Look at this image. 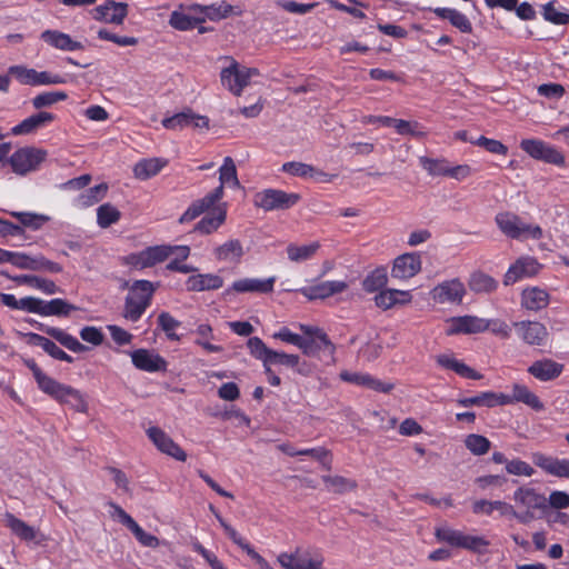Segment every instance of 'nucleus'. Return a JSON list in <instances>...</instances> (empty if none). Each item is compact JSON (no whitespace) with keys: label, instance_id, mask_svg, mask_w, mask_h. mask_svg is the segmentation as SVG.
<instances>
[{"label":"nucleus","instance_id":"62","mask_svg":"<svg viewBox=\"0 0 569 569\" xmlns=\"http://www.w3.org/2000/svg\"><path fill=\"white\" fill-rule=\"evenodd\" d=\"M556 1H549L543 6L542 16L545 20L553 23V24H567L569 23V14L566 12H559L555 8Z\"/></svg>","mask_w":569,"mask_h":569},{"label":"nucleus","instance_id":"34","mask_svg":"<svg viewBox=\"0 0 569 569\" xmlns=\"http://www.w3.org/2000/svg\"><path fill=\"white\" fill-rule=\"evenodd\" d=\"M548 303L549 295L542 289L533 287L522 291L521 305L528 310L538 311L546 308Z\"/></svg>","mask_w":569,"mask_h":569},{"label":"nucleus","instance_id":"58","mask_svg":"<svg viewBox=\"0 0 569 569\" xmlns=\"http://www.w3.org/2000/svg\"><path fill=\"white\" fill-rule=\"evenodd\" d=\"M31 271H47L50 273H60L62 271V266L47 259L42 254H38L31 258V263L29 267Z\"/></svg>","mask_w":569,"mask_h":569},{"label":"nucleus","instance_id":"44","mask_svg":"<svg viewBox=\"0 0 569 569\" xmlns=\"http://www.w3.org/2000/svg\"><path fill=\"white\" fill-rule=\"evenodd\" d=\"M498 287V282L491 276L478 271L471 274L469 288L476 293H490Z\"/></svg>","mask_w":569,"mask_h":569},{"label":"nucleus","instance_id":"17","mask_svg":"<svg viewBox=\"0 0 569 569\" xmlns=\"http://www.w3.org/2000/svg\"><path fill=\"white\" fill-rule=\"evenodd\" d=\"M465 293V286L459 279L443 281L431 291L432 299L439 303H460Z\"/></svg>","mask_w":569,"mask_h":569},{"label":"nucleus","instance_id":"19","mask_svg":"<svg viewBox=\"0 0 569 569\" xmlns=\"http://www.w3.org/2000/svg\"><path fill=\"white\" fill-rule=\"evenodd\" d=\"M206 212L207 214L197 222L193 230L201 234H211L226 222L227 203L214 204Z\"/></svg>","mask_w":569,"mask_h":569},{"label":"nucleus","instance_id":"26","mask_svg":"<svg viewBox=\"0 0 569 569\" xmlns=\"http://www.w3.org/2000/svg\"><path fill=\"white\" fill-rule=\"evenodd\" d=\"M563 370V366L551 359L535 361L528 372L540 381H550L558 378Z\"/></svg>","mask_w":569,"mask_h":569},{"label":"nucleus","instance_id":"51","mask_svg":"<svg viewBox=\"0 0 569 569\" xmlns=\"http://www.w3.org/2000/svg\"><path fill=\"white\" fill-rule=\"evenodd\" d=\"M120 211L110 203H103L97 209V222L101 228H108L120 220Z\"/></svg>","mask_w":569,"mask_h":569},{"label":"nucleus","instance_id":"39","mask_svg":"<svg viewBox=\"0 0 569 569\" xmlns=\"http://www.w3.org/2000/svg\"><path fill=\"white\" fill-rule=\"evenodd\" d=\"M77 309L78 308L76 306L60 298H56L50 301L41 300L40 316L67 317L71 311Z\"/></svg>","mask_w":569,"mask_h":569},{"label":"nucleus","instance_id":"10","mask_svg":"<svg viewBox=\"0 0 569 569\" xmlns=\"http://www.w3.org/2000/svg\"><path fill=\"white\" fill-rule=\"evenodd\" d=\"M520 148L536 160L556 166H565L563 154L553 146L538 139H523Z\"/></svg>","mask_w":569,"mask_h":569},{"label":"nucleus","instance_id":"29","mask_svg":"<svg viewBox=\"0 0 569 569\" xmlns=\"http://www.w3.org/2000/svg\"><path fill=\"white\" fill-rule=\"evenodd\" d=\"M345 281H323L321 283L308 287L303 290L305 296L309 299H325L332 295L340 293L347 289Z\"/></svg>","mask_w":569,"mask_h":569},{"label":"nucleus","instance_id":"33","mask_svg":"<svg viewBox=\"0 0 569 569\" xmlns=\"http://www.w3.org/2000/svg\"><path fill=\"white\" fill-rule=\"evenodd\" d=\"M433 12L437 17L448 20L451 26L457 28L460 32H472V24L468 17L462 12L451 8H436L433 9Z\"/></svg>","mask_w":569,"mask_h":569},{"label":"nucleus","instance_id":"11","mask_svg":"<svg viewBox=\"0 0 569 569\" xmlns=\"http://www.w3.org/2000/svg\"><path fill=\"white\" fill-rule=\"evenodd\" d=\"M540 269L541 264L536 258L529 256L520 257L507 270L503 278V284L511 286L525 278L535 277L539 273Z\"/></svg>","mask_w":569,"mask_h":569},{"label":"nucleus","instance_id":"53","mask_svg":"<svg viewBox=\"0 0 569 569\" xmlns=\"http://www.w3.org/2000/svg\"><path fill=\"white\" fill-rule=\"evenodd\" d=\"M9 74L14 77L21 84L24 86H37L38 71L26 66H11L8 69Z\"/></svg>","mask_w":569,"mask_h":569},{"label":"nucleus","instance_id":"4","mask_svg":"<svg viewBox=\"0 0 569 569\" xmlns=\"http://www.w3.org/2000/svg\"><path fill=\"white\" fill-rule=\"evenodd\" d=\"M496 223L503 234L511 239L531 238L539 240L543 232L539 226L525 223L521 218L511 212H500L496 216Z\"/></svg>","mask_w":569,"mask_h":569},{"label":"nucleus","instance_id":"7","mask_svg":"<svg viewBox=\"0 0 569 569\" xmlns=\"http://www.w3.org/2000/svg\"><path fill=\"white\" fill-rule=\"evenodd\" d=\"M258 74V69L240 67L237 61L232 60L229 67L221 70L220 79L224 88L234 96H240L242 89L249 84L250 79Z\"/></svg>","mask_w":569,"mask_h":569},{"label":"nucleus","instance_id":"38","mask_svg":"<svg viewBox=\"0 0 569 569\" xmlns=\"http://www.w3.org/2000/svg\"><path fill=\"white\" fill-rule=\"evenodd\" d=\"M6 526L16 535L18 538L24 541H32L37 537V531L33 527L29 526L14 515L7 512L4 515Z\"/></svg>","mask_w":569,"mask_h":569},{"label":"nucleus","instance_id":"42","mask_svg":"<svg viewBox=\"0 0 569 569\" xmlns=\"http://www.w3.org/2000/svg\"><path fill=\"white\" fill-rule=\"evenodd\" d=\"M243 256V248L238 239H232L214 249V257L220 261H239Z\"/></svg>","mask_w":569,"mask_h":569},{"label":"nucleus","instance_id":"40","mask_svg":"<svg viewBox=\"0 0 569 569\" xmlns=\"http://www.w3.org/2000/svg\"><path fill=\"white\" fill-rule=\"evenodd\" d=\"M455 332L478 333L488 330L489 321L475 317L463 316L456 319Z\"/></svg>","mask_w":569,"mask_h":569},{"label":"nucleus","instance_id":"50","mask_svg":"<svg viewBox=\"0 0 569 569\" xmlns=\"http://www.w3.org/2000/svg\"><path fill=\"white\" fill-rule=\"evenodd\" d=\"M463 442L466 448L475 456H483L491 448L490 440L482 435L470 433L465 438Z\"/></svg>","mask_w":569,"mask_h":569},{"label":"nucleus","instance_id":"14","mask_svg":"<svg viewBox=\"0 0 569 569\" xmlns=\"http://www.w3.org/2000/svg\"><path fill=\"white\" fill-rule=\"evenodd\" d=\"M421 257L419 253H403L393 260L391 278L408 280L421 270Z\"/></svg>","mask_w":569,"mask_h":569},{"label":"nucleus","instance_id":"21","mask_svg":"<svg viewBox=\"0 0 569 569\" xmlns=\"http://www.w3.org/2000/svg\"><path fill=\"white\" fill-rule=\"evenodd\" d=\"M532 461L548 475L569 479V459H558L541 452H535Z\"/></svg>","mask_w":569,"mask_h":569},{"label":"nucleus","instance_id":"9","mask_svg":"<svg viewBox=\"0 0 569 569\" xmlns=\"http://www.w3.org/2000/svg\"><path fill=\"white\" fill-rule=\"evenodd\" d=\"M299 193H288L278 189H266L256 196V204L266 211L284 210L293 207L300 200Z\"/></svg>","mask_w":569,"mask_h":569},{"label":"nucleus","instance_id":"20","mask_svg":"<svg viewBox=\"0 0 569 569\" xmlns=\"http://www.w3.org/2000/svg\"><path fill=\"white\" fill-rule=\"evenodd\" d=\"M36 381H37L39 389L42 392L49 395L50 397H52L53 399H56L58 401H62V400L67 399L68 397H74L79 400L77 389H74L70 386L60 383L59 381L47 376L46 373L40 376Z\"/></svg>","mask_w":569,"mask_h":569},{"label":"nucleus","instance_id":"48","mask_svg":"<svg viewBox=\"0 0 569 569\" xmlns=\"http://www.w3.org/2000/svg\"><path fill=\"white\" fill-rule=\"evenodd\" d=\"M202 22L203 18L192 17L179 11H173L169 19L170 26L180 31L194 29Z\"/></svg>","mask_w":569,"mask_h":569},{"label":"nucleus","instance_id":"60","mask_svg":"<svg viewBox=\"0 0 569 569\" xmlns=\"http://www.w3.org/2000/svg\"><path fill=\"white\" fill-rule=\"evenodd\" d=\"M108 186L106 183L97 184L89 188L86 193H82L79 198L82 206L89 207L99 202L107 193Z\"/></svg>","mask_w":569,"mask_h":569},{"label":"nucleus","instance_id":"52","mask_svg":"<svg viewBox=\"0 0 569 569\" xmlns=\"http://www.w3.org/2000/svg\"><path fill=\"white\" fill-rule=\"evenodd\" d=\"M247 347L252 357L262 361L263 366L270 365V355L273 349H270L259 337H251L247 342Z\"/></svg>","mask_w":569,"mask_h":569},{"label":"nucleus","instance_id":"57","mask_svg":"<svg viewBox=\"0 0 569 569\" xmlns=\"http://www.w3.org/2000/svg\"><path fill=\"white\" fill-rule=\"evenodd\" d=\"M158 326L166 333L169 340L178 341L180 337L174 330L180 326V321L174 319L169 312L162 311L158 316Z\"/></svg>","mask_w":569,"mask_h":569},{"label":"nucleus","instance_id":"15","mask_svg":"<svg viewBox=\"0 0 569 569\" xmlns=\"http://www.w3.org/2000/svg\"><path fill=\"white\" fill-rule=\"evenodd\" d=\"M133 366L147 372H166L168 362L163 357L148 349H137L130 353Z\"/></svg>","mask_w":569,"mask_h":569},{"label":"nucleus","instance_id":"30","mask_svg":"<svg viewBox=\"0 0 569 569\" xmlns=\"http://www.w3.org/2000/svg\"><path fill=\"white\" fill-rule=\"evenodd\" d=\"M223 284V279L218 274L204 273L190 276L187 281L188 291L217 290Z\"/></svg>","mask_w":569,"mask_h":569},{"label":"nucleus","instance_id":"37","mask_svg":"<svg viewBox=\"0 0 569 569\" xmlns=\"http://www.w3.org/2000/svg\"><path fill=\"white\" fill-rule=\"evenodd\" d=\"M167 164V160L161 158L142 159L133 167V173L137 179L147 180L158 174Z\"/></svg>","mask_w":569,"mask_h":569},{"label":"nucleus","instance_id":"3","mask_svg":"<svg viewBox=\"0 0 569 569\" xmlns=\"http://www.w3.org/2000/svg\"><path fill=\"white\" fill-rule=\"evenodd\" d=\"M300 329L307 346L302 347L301 351L306 356L325 358L328 362L335 361L336 346L322 329L307 325H300Z\"/></svg>","mask_w":569,"mask_h":569},{"label":"nucleus","instance_id":"24","mask_svg":"<svg viewBox=\"0 0 569 569\" xmlns=\"http://www.w3.org/2000/svg\"><path fill=\"white\" fill-rule=\"evenodd\" d=\"M40 39L50 47L62 51H74L83 49V44L80 41L73 40L69 34L59 30H44L40 34Z\"/></svg>","mask_w":569,"mask_h":569},{"label":"nucleus","instance_id":"12","mask_svg":"<svg viewBox=\"0 0 569 569\" xmlns=\"http://www.w3.org/2000/svg\"><path fill=\"white\" fill-rule=\"evenodd\" d=\"M128 3L107 0L104 3L96 7L92 11V18L97 21L112 24H122L128 16Z\"/></svg>","mask_w":569,"mask_h":569},{"label":"nucleus","instance_id":"8","mask_svg":"<svg viewBox=\"0 0 569 569\" xmlns=\"http://www.w3.org/2000/svg\"><path fill=\"white\" fill-rule=\"evenodd\" d=\"M47 151L33 147H24L18 149L10 158L9 163L12 171L17 174L24 176L39 168L44 161Z\"/></svg>","mask_w":569,"mask_h":569},{"label":"nucleus","instance_id":"54","mask_svg":"<svg viewBox=\"0 0 569 569\" xmlns=\"http://www.w3.org/2000/svg\"><path fill=\"white\" fill-rule=\"evenodd\" d=\"M68 99V94L64 91H49L42 92L32 99V106L36 109H42L51 107L60 101Z\"/></svg>","mask_w":569,"mask_h":569},{"label":"nucleus","instance_id":"6","mask_svg":"<svg viewBox=\"0 0 569 569\" xmlns=\"http://www.w3.org/2000/svg\"><path fill=\"white\" fill-rule=\"evenodd\" d=\"M436 537L455 548H462L475 553H483L489 541L483 537L470 536L451 528H437Z\"/></svg>","mask_w":569,"mask_h":569},{"label":"nucleus","instance_id":"28","mask_svg":"<svg viewBox=\"0 0 569 569\" xmlns=\"http://www.w3.org/2000/svg\"><path fill=\"white\" fill-rule=\"evenodd\" d=\"M27 342L32 346L41 347L50 357L57 360L73 362V358L59 348L52 340L41 335L29 332L26 333Z\"/></svg>","mask_w":569,"mask_h":569},{"label":"nucleus","instance_id":"18","mask_svg":"<svg viewBox=\"0 0 569 569\" xmlns=\"http://www.w3.org/2000/svg\"><path fill=\"white\" fill-rule=\"evenodd\" d=\"M27 321L31 326H34L39 330L46 332L48 336L57 340L64 348L72 352H84L89 349L87 346L82 345L77 338H74L73 336L69 335L68 332L63 331L60 328L47 327L34 319H28Z\"/></svg>","mask_w":569,"mask_h":569},{"label":"nucleus","instance_id":"2","mask_svg":"<svg viewBox=\"0 0 569 569\" xmlns=\"http://www.w3.org/2000/svg\"><path fill=\"white\" fill-rule=\"evenodd\" d=\"M157 286L149 280H136L124 300L123 317L137 322L151 305Z\"/></svg>","mask_w":569,"mask_h":569},{"label":"nucleus","instance_id":"23","mask_svg":"<svg viewBox=\"0 0 569 569\" xmlns=\"http://www.w3.org/2000/svg\"><path fill=\"white\" fill-rule=\"evenodd\" d=\"M508 401L509 399L505 393L493 391L480 392L472 397H462L456 400L457 405L463 408L472 406L492 408L496 406H505Z\"/></svg>","mask_w":569,"mask_h":569},{"label":"nucleus","instance_id":"13","mask_svg":"<svg viewBox=\"0 0 569 569\" xmlns=\"http://www.w3.org/2000/svg\"><path fill=\"white\" fill-rule=\"evenodd\" d=\"M149 439L153 442L158 450L166 453L178 461H186L187 453L176 443L162 429L150 427L147 429Z\"/></svg>","mask_w":569,"mask_h":569},{"label":"nucleus","instance_id":"36","mask_svg":"<svg viewBox=\"0 0 569 569\" xmlns=\"http://www.w3.org/2000/svg\"><path fill=\"white\" fill-rule=\"evenodd\" d=\"M437 363L441 366L442 368L449 369L455 371L457 375L467 378V379H473L479 380L482 378V375L467 366L466 363L448 356V355H440L437 357Z\"/></svg>","mask_w":569,"mask_h":569},{"label":"nucleus","instance_id":"25","mask_svg":"<svg viewBox=\"0 0 569 569\" xmlns=\"http://www.w3.org/2000/svg\"><path fill=\"white\" fill-rule=\"evenodd\" d=\"M274 277H270L266 280L244 278L234 281L231 288L226 290V295H228L231 290L244 293V292H259V293H269L273 291Z\"/></svg>","mask_w":569,"mask_h":569},{"label":"nucleus","instance_id":"56","mask_svg":"<svg viewBox=\"0 0 569 569\" xmlns=\"http://www.w3.org/2000/svg\"><path fill=\"white\" fill-rule=\"evenodd\" d=\"M419 162L421 167L428 171L430 176H446L448 177L449 164L445 159H432L428 157H420Z\"/></svg>","mask_w":569,"mask_h":569},{"label":"nucleus","instance_id":"5","mask_svg":"<svg viewBox=\"0 0 569 569\" xmlns=\"http://www.w3.org/2000/svg\"><path fill=\"white\" fill-rule=\"evenodd\" d=\"M512 499L516 505L525 508L523 511H518V516L526 515L530 517L526 521H519L523 525H527L536 519V511L545 513L548 510V500L546 496L531 487H519L513 492Z\"/></svg>","mask_w":569,"mask_h":569},{"label":"nucleus","instance_id":"59","mask_svg":"<svg viewBox=\"0 0 569 569\" xmlns=\"http://www.w3.org/2000/svg\"><path fill=\"white\" fill-rule=\"evenodd\" d=\"M150 267L164 261L171 256V246H152L144 249Z\"/></svg>","mask_w":569,"mask_h":569},{"label":"nucleus","instance_id":"22","mask_svg":"<svg viewBox=\"0 0 569 569\" xmlns=\"http://www.w3.org/2000/svg\"><path fill=\"white\" fill-rule=\"evenodd\" d=\"M513 327L517 329L521 339L531 346H541L547 339V328L537 321H519L515 322Z\"/></svg>","mask_w":569,"mask_h":569},{"label":"nucleus","instance_id":"49","mask_svg":"<svg viewBox=\"0 0 569 569\" xmlns=\"http://www.w3.org/2000/svg\"><path fill=\"white\" fill-rule=\"evenodd\" d=\"M10 214L19 220L22 228L26 227L32 230H39L50 220L48 216L34 212L13 211Z\"/></svg>","mask_w":569,"mask_h":569},{"label":"nucleus","instance_id":"32","mask_svg":"<svg viewBox=\"0 0 569 569\" xmlns=\"http://www.w3.org/2000/svg\"><path fill=\"white\" fill-rule=\"evenodd\" d=\"M506 397L509 399L507 405L522 402L536 411H541L545 408L540 399L525 385L515 383L512 387V395H506Z\"/></svg>","mask_w":569,"mask_h":569},{"label":"nucleus","instance_id":"27","mask_svg":"<svg viewBox=\"0 0 569 569\" xmlns=\"http://www.w3.org/2000/svg\"><path fill=\"white\" fill-rule=\"evenodd\" d=\"M412 296L410 291L385 289L378 292L375 297L376 306L387 310L397 305H407L411 302Z\"/></svg>","mask_w":569,"mask_h":569},{"label":"nucleus","instance_id":"31","mask_svg":"<svg viewBox=\"0 0 569 569\" xmlns=\"http://www.w3.org/2000/svg\"><path fill=\"white\" fill-rule=\"evenodd\" d=\"M54 120V114L46 111H40L21 121L12 128V134H29L40 128L41 126Z\"/></svg>","mask_w":569,"mask_h":569},{"label":"nucleus","instance_id":"41","mask_svg":"<svg viewBox=\"0 0 569 569\" xmlns=\"http://www.w3.org/2000/svg\"><path fill=\"white\" fill-rule=\"evenodd\" d=\"M12 280L19 284H27L34 289H39L47 295H54L59 291V287L52 280L33 274H20L12 278Z\"/></svg>","mask_w":569,"mask_h":569},{"label":"nucleus","instance_id":"46","mask_svg":"<svg viewBox=\"0 0 569 569\" xmlns=\"http://www.w3.org/2000/svg\"><path fill=\"white\" fill-rule=\"evenodd\" d=\"M327 489L331 492L342 495L357 488V482L342 476H322Z\"/></svg>","mask_w":569,"mask_h":569},{"label":"nucleus","instance_id":"16","mask_svg":"<svg viewBox=\"0 0 569 569\" xmlns=\"http://www.w3.org/2000/svg\"><path fill=\"white\" fill-rule=\"evenodd\" d=\"M162 126L169 130H178L186 127L208 128L209 119L206 116L196 114L190 108H186L172 117L164 118Z\"/></svg>","mask_w":569,"mask_h":569},{"label":"nucleus","instance_id":"55","mask_svg":"<svg viewBox=\"0 0 569 569\" xmlns=\"http://www.w3.org/2000/svg\"><path fill=\"white\" fill-rule=\"evenodd\" d=\"M281 171L293 177L312 178L315 176V172H317V168H315L311 164L299 161H289L282 164Z\"/></svg>","mask_w":569,"mask_h":569},{"label":"nucleus","instance_id":"43","mask_svg":"<svg viewBox=\"0 0 569 569\" xmlns=\"http://www.w3.org/2000/svg\"><path fill=\"white\" fill-rule=\"evenodd\" d=\"M192 10L199 14L200 18H203V20L208 18L216 21L230 16L233 8L232 6L223 2L221 4H211L206 7L197 4L192 8Z\"/></svg>","mask_w":569,"mask_h":569},{"label":"nucleus","instance_id":"35","mask_svg":"<svg viewBox=\"0 0 569 569\" xmlns=\"http://www.w3.org/2000/svg\"><path fill=\"white\" fill-rule=\"evenodd\" d=\"M278 562L284 569H321L323 563L322 557L315 559H298L292 553L282 552L278 556Z\"/></svg>","mask_w":569,"mask_h":569},{"label":"nucleus","instance_id":"63","mask_svg":"<svg viewBox=\"0 0 569 569\" xmlns=\"http://www.w3.org/2000/svg\"><path fill=\"white\" fill-rule=\"evenodd\" d=\"M506 471L513 476L531 477L535 473V469L526 461L516 458L509 460L506 466Z\"/></svg>","mask_w":569,"mask_h":569},{"label":"nucleus","instance_id":"1","mask_svg":"<svg viewBox=\"0 0 569 569\" xmlns=\"http://www.w3.org/2000/svg\"><path fill=\"white\" fill-rule=\"evenodd\" d=\"M220 184L203 198L194 200L179 218L180 223H187L217 204L223 197V187L227 184L232 188H239L240 182L237 176V168L231 157H226L219 169Z\"/></svg>","mask_w":569,"mask_h":569},{"label":"nucleus","instance_id":"61","mask_svg":"<svg viewBox=\"0 0 569 569\" xmlns=\"http://www.w3.org/2000/svg\"><path fill=\"white\" fill-rule=\"evenodd\" d=\"M472 144L485 148L488 152L495 154H507L508 148L502 142L487 138L485 136H480L476 140H470Z\"/></svg>","mask_w":569,"mask_h":569},{"label":"nucleus","instance_id":"45","mask_svg":"<svg viewBox=\"0 0 569 569\" xmlns=\"http://www.w3.org/2000/svg\"><path fill=\"white\" fill-rule=\"evenodd\" d=\"M388 282V272L385 267L376 268L362 281V288L366 292H376L385 290Z\"/></svg>","mask_w":569,"mask_h":569},{"label":"nucleus","instance_id":"64","mask_svg":"<svg viewBox=\"0 0 569 569\" xmlns=\"http://www.w3.org/2000/svg\"><path fill=\"white\" fill-rule=\"evenodd\" d=\"M269 360L270 366H282L293 369V367L298 365V355L272 350Z\"/></svg>","mask_w":569,"mask_h":569},{"label":"nucleus","instance_id":"47","mask_svg":"<svg viewBox=\"0 0 569 569\" xmlns=\"http://www.w3.org/2000/svg\"><path fill=\"white\" fill-rule=\"evenodd\" d=\"M320 248V243L315 241L309 244L297 246L290 243L287 247V253L289 260L293 262H300L310 259Z\"/></svg>","mask_w":569,"mask_h":569}]
</instances>
